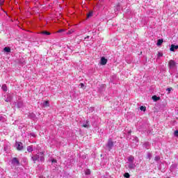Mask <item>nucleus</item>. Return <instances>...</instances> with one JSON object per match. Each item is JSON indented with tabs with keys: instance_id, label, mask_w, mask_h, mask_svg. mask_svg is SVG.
Here are the masks:
<instances>
[{
	"instance_id": "obj_21",
	"label": "nucleus",
	"mask_w": 178,
	"mask_h": 178,
	"mask_svg": "<svg viewBox=\"0 0 178 178\" xmlns=\"http://www.w3.org/2000/svg\"><path fill=\"white\" fill-rule=\"evenodd\" d=\"M177 168V164H172L171 166H170V170H173V169H176Z\"/></svg>"
},
{
	"instance_id": "obj_3",
	"label": "nucleus",
	"mask_w": 178,
	"mask_h": 178,
	"mask_svg": "<svg viewBox=\"0 0 178 178\" xmlns=\"http://www.w3.org/2000/svg\"><path fill=\"white\" fill-rule=\"evenodd\" d=\"M176 62H175V60H170L168 63V66H169V68L171 70H175V69H176Z\"/></svg>"
},
{
	"instance_id": "obj_24",
	"label": "nucleus",
	"mask_w": 178,
	"mask_h": 178,
	"mask_svg": "<svg viewBox=\"0 0 178 178\" xmlns=\"http://www.w3.org/2000/svg\"><path fill=\"white\" fill-rule=\"evenodd\" d=\"M140 111H143V112H145V111H147V108L144 106H141L140 107Z\"/></svg>"
},
{
	"instance_id": "obj_18",
	"label": "nucleus",
	"mask_w": 178,
	"mask_h": 178,
	"mask_svg": "<svg viewBox=\"0 0 178 178\" xmlns=\"http://www.w3.org/2000/svg\"><path fill=\"white\" fill-rule=\"evenodd\" d=\"M29 118H30V119H35V114L31 113H29Z\"/></svg>"
},
{
	"instance_id": "obj_39",
	"label": "nucleus",
	"mask_w": 178,
	"mask_h": 178,
	"mask_svg": "<svg viewBox=\"0 0 178 178\" xmlns=\"http://www.w3.org/2000/svg\"><path fill=\"white\" fill-rule=\"evenodd\" d=\"M58 33H62V30L58 31Z\"/></svg>"
},
{
	"instance_id": "obj_10",
	"label": "nucleus",
	"mask_w": 178,
	"mask_h": 178,
	"mask_svg": "<svg viewBox=\"0 0 178 178\" xmlns=\"http://www.w3.org/2000/svg\"><path fill=\"white\" fill-rule=\"evenodd\" d=\"M83 127H85L86 129H88L90 127V121L88 120H84Z\"/></svg>"
},
{
	"instance_id": "obj_33",
	"label": "nucleus",
	"mask_w": 178,
	"mask_h": 178,
	"mask_svg": "<svg viewBox=\"0 0 178 178\" xmlns=\"http://www.w3.org/2000/svg\"><path fill=\"white\" fill-rule=\"evenodd\" d=\"M91 16H92V13H89L88 14V17H91Z\"/></svg>"
},
{
	"instance_id": "obj_7",
	"label": "nucleus",
	"mask_w": 178,
	"mask_h": 178,
	"mask_svg": "<svg viewBox=\"0 0 178 178\" xmlns=\"http://www.w3.org/2000/svg\"><path fill=\"white\" fill-rule=\"evenodd\" d=\"M12 99H13L12 95H10V94L4 95L3 99L6 102H10V101H12Z\"/></svg>"
},
{
	"instance_id": "obj_38",
	"label": "nucleus",
	"mask_w": 178,
	"mask_h": 178,
	"mask_svg": "<svg viewBox=\"0 0 178 178\" xmlns=\"http://www.w3.org/2000/svg\"><path fill=\"white\" fill-rule=\"evenodd\" d=\"M32 136H33V137H35V134H33Z\"/></svg>"
},
{
	"instance_id": "obj_27",
	"label": "nucleus",
	"mask_w": 178,
	"mask_h": 178,
	"mask_svg": "<svg viewBox=\"0 0 178 178\" xmlns=\"http://www.w3.org/2000/svg\"><path fill=\"white\" fill-rule=\"evenodd\" d=\"M161 159V157H159V156H156L154 158V161H156V162H158V161H159Z\"/></svg>"
},
{
	"instance_id": "obj_4",
	"label": "nucleus",
	"mask_w": 178,
	"mask_h": 178,
	"mask_svg": "<svg viewBox=\"0 0 178 178\" xmlns=\"http://www.w3.org/2000/svg\"><path fill=\"white\" fill-rule=\"evenodd\" d=\"M11 163L13 166H19L20 165V161H19L17 158L14 157L11 161Z\"/></svg>"
},
{
	"instance_id": "obj_2",
	"label": "nucleus",
	"mask_w": 178,
	"mask_h": 178,
	"mask_svg": "<svg viewBox=\"0 0 178 178\" xmlns=\"http://www.w3.org/2000/svg\"><path fill=\"white\" fill-rule=\"evenodd\" d=\"M127 162L126 163L129 169H130L131 170H133L134 169H136V163H134V156H129L127 158Z\"/></svg>"
},
{
	"instance_id": "obj_29",
	"label": "nucleus",
	"mask_w": 178,
	"mask_h": 178,
	"mask_svg": "<svg viewBox=\"0 0 178 178\" xmlns=\"http://www.w3.org/2000/svg\"><path fill=\"white\" fill-rule=\"evenodd\" d=\"M174 136H175V137H178V131L176 130L175 132H174Z\"/></svg>"
},
{
	"instance_id": "obj_9",
	"label": "nucleus",
	"mask_w": 178,
	"mask_h": 178,
	"mask_svg": "<svg viewBox=\"0 0 178 178\" xmlns=\"http://www.w3.org/2000/svg\"><path fill=\"white\" fill-rule=\"evenodd\" d=\"M106 63H108V59L105 58V57H102L100 60V65L105 66Z\"/></svg>"
},
{
	"instance_id": "obj_22",
	"label": "nucleus",
	"mask_w": 178,
	"mask_h": 178,
	"mask_svg": "<svg viewBox=\"0 0 178 178\" xmlns=\"http://www.w3.org/2000/svg\"><path fill=\"white\" fill-rule=\"evenodd\" d=\"M43 106H49V101L44 102Z\"/></svg>"
},
{
	"instance_id": "obj_1",
	"label": "nucleus",
	"mask_w": 178,
	"mask_h": 178,
	"mask_svg": "<svg viewBox=\"0 0 178 178\" xmlns=\"http://www.w3.org/2000/svg\"><path fill=\"white\" fill-rule=\"evenodd\" d=\"M44 152H40L31 156V159L34 163H35V162H44V161H45V157H44Z\"/></svg>"
},
{
	"instance_id": "obj_31",
	"label": "nucleus",
	"mask_w": 178,
	"mask_h": 178,
	"mask_svg": "<svg viewBox=\"0 0 178 178\" xmlns=\"http://www.w3.org/2000/svg\"><path fill=\"white\" fill-rule=\"evenodd\" d=\"M134 138L136 143H138V137L134 136Z\"/></svg>"
},
{
	"instance_id": "obj_35",
	"label": "nucleus",
	"mask_w": 178,
	"mask_h": 178,
	"mask_svg": "<svg viewBox=\"0 0 178 178\" xmlns=\"http://www.w3.org/2000/svg\"><path fill=\"white\" fill-rule=\"evenodd\" d=\"M79 86H81V88H84V83H81Z\"/></svg>"
},
{
	"instance_id": "obj_11",
	"label": "nucleus",
	"mask_w": 178,
	"mask_h": 178,
	"mask_svg": "<svg viewBox=\"0 0 178 178\" xmlns=\"http://www.w3.org/2000/svg\"><path fill=\"white\" fill-rule=\"evenodd\" d=\"M175 49H178V45L171 44L170 50L171 52H175Z\"/></svg>"
},
{
	"instance_id": "obj_12",
	"label": "nucleus",
	"mask_w": 178,
	"mask_h": 178,
	"mask_svg": "<svg viewBox=\"0 0 178 178\" xmlns=\"http://www.w3.org/2000/svg\"><path fill=\"white\" fill-rule=\"evenodd\" d=\"M150 144L149 142H145L144 144H143V147L144 148H145L146 149H149V147H150Z\"/></svg>"
},
{
	"instance_id": "obj_28",
	"label": "nucleus",
	"mask_w": 178,
	"mask_h": 178,
	"mask_svg": "<svg viewBox=\"0 0 178 178\" xmlns=\"http://www.w3.org/2000/svg\"><path fill=\"white\" fill-rule=\"evenodd\" d=\"M162 56H163V54H162V53H161V52H159V53H158V58H161V57H162Z\"/></svg>"
},
{
	"instance_id": "obj_6",
	"label": "nucleus",
	"mask_w": 178,
	"mask_h": 178,
	"mask_svg": "<svg viewBox=\"0 0 178 178\" xmlns=\"http://www.w3.org/2000/svg\"><path fill=\"white\" fill-rule=\"evenodd\" d=\"M15 147L17 151H22L23 149V143L22 142H16Z\"/></svg>"
},
{
	"instance_id": "obj_5",
	"label": "nucleus",
	"mask_w": 178,
	"mask_h": 178,
	"mask_svg": "<svg viewBox=\"0 0 178 178\" xmlns=\"http://www.w3.org/2000/svg\"><path fill=\"white\" fill-rule=\"evenodd\" d=\"M106 147L109 151L113 148V141L111 138L108 139Z\"/></svg>"
},
{
	"instance_id": "obj_25",
	"label": "nucleus",
	"mask_w": 178,
	"mask_h": 178,
	"mask_svg": "<svg viewBox=\"0 0 178 178\" xmlns=\"http://www.w3.org/2000/svg\"><path fill=\"white\" fill-rule=\"evenodd\" d=\"M85 174L87 175H91V170H90V169L86 170Z\"/></svg>"
},
{
	"instance_id": "obj_34",
	"label": "nucleus",
	"mask_w": 178,
	"mask_h": 178,
	"mask_svg": "<svg viewBox=\"0 0 178 178\" xmlns=\"http://www.w3.org/2000/svg\"><path fill=\"white\" fill-rule=\"evenodd\" d=\"M51 163H56V159H52Z\"/></svg>"
},
{
	"instance_id": "obj_20",
	"label": "nucleus",
	"mask_w": 178,
	"mask_h": 178,
	"mask_svg": "<svg viewBox=\"0 0 178 178\" xmlns=\"http://www.w3.org/2000/svg\"><path fill=\"white\" fill-rule=\"evenodd\" d=\"M0 122L1 123H3V122H6V118H5V117L3 116H0Z\"/></svg>"
},
{
	"instance_id": "obj_15",
	"label": "nucleus",
	"mask_w": 178,
	"mask_h": 178,
	"mask_svg": "<svg viewBox=\"0 0 178 178\" xmlns=\"http://www.w3.org/2000/svg\"><path fill=\"white\" fill-rule=\"evenodd\" d=\"M163 40H162V39H159V40H157L156 45H157L158 47H159V46L162 45V43H163Z\"/></svg>"
},
{
	"instance_id": "obj_36",
	"label": "nucleus",
	"mask_w": 178,
	"mask_h": 178,
	"mask_svg": "<svg viewBox=\"0 0 178 178\" xmlns=\"http://www.w3.org/2000/svg\"><path fill=\"white\" fill-rule=\"evenodd\" d=\"M88 38H90V36H87L85 38V40H88Z\"/></svg>"
},
{
	"instance_id": "obj_8",
	"label": "nucleus",
	"mask_w": 178,
	"mask_h": 178,
	"mask_svg": "<svg viewBox=\"0 0 178 178\" xmlns=\"http://www.w3.org/2000/svg\"><path fill=\"white\" fill-rule=\"evenodd\" d=\"M15 108H20L23 106V102L19 101L14 103Z\"/></svg>"
},
{
	"instance_id": "obj_23",
	"label": "nucleus",
	"mask_w": 178,
	"mask_h": 178,
	"mask_svg": "<svg viewBox=\"0 0 178 178\" xmlns=\"http://www.w3.org/2000/svg\"><path fill=\"white\" fill-rule=\"evenodd\" d=\"M41 34H44V35H51V33L48 31H43L41 33Z\"/></svg>"
},
{
	"instance_id": "obj_30",
	"label": "nucleus",
	"mask_w": 178,
	"mask_h": 178,
	"mask_svg": "<svg viewBox=\"0 0 178 178\" xmlns=\"http://www.w3.org/2000/svg\"><path fill=\"white\" fill-rule=\"evenodd\" d=\"M4 2H5L4 0H0V6H2Z\"/></svg>"
},
{
	"instance_id": "obj_32",
	"label": "nucleus",
	"mask_w": 178,
	"mask_h": 178,
	"mask_svg": "<svg viewBox=\"0 0 178 178\" xmlns=\"http://www.w3.org/2000/svg\"><path fill=\"white\" fill-rule=\"evenodd\" d=\"M167 91H168V94L170 92V91H172V88H168Z\"/></svg>"
},
{
	"instance_id": "obj_37",
	"label": "nucleus",
	"mask_w": 178,
	"mask_h": 178,
	"mask_svg": "<svg viewBox=\"0 0 178 178\" xmlns=\"http://www.w3.org/2000/svg\"><path fill=\"white\" fill-rule=\"evenodd\" d=\"M128 134H131V130L129 131H128Z\"/></svg>"
},
{
	"instance_id": "obj_14",
	"label": "nucleus",
	"mask_w": 178,
	"mask_h": 178,
	"mask_svg": "<svg viewBox=\"0 0 178 178\" xmlns=\"http://www.w3.org/2000/svg\"><path fill=\"white\" fill-rule=\"evenodd\" d=\"M152 99H153V101L156 102V101H159V99H161V97H157L156 95H154V96H152Z\"/></svg>"
},
{
	"instance_id": "obj_19",
	"label": "nucleus",
	"mask_w": 178,
	"mask_h": 178,
	"mask_svg": "<svg viewBox=\"0 0 178 178\" xmlns=\"http://www.w3.org/2000/svg\"><path fill=\"white\" fill-rule=\"evenodd\" d=\"M152 158V154L150 152L147 153L146 159H151Z\"/></svg>"
},
{
	"instance_id": "obj_13",
	"label": "nucleus",
	"mask_w": 178,
	"mask_h": 178,
	"mask_svg": "<svg viewBox=\"0 0 178 178\" xmlns=\"http://www.w3.org/2000/svg\"><path fill=\"white\" fill-rule=\"evenodd\" d=\"M28 152H33L34 151V148H33V145H30L27 147Z\"/></svg>"
},
{
	"instance_id": "obj_17",
	"label": "nucleus",
	"mask_w": 178,
	"mask_h": 178,
	"mask_svg": "<svg viewBox=\"0 0 178 178\" xmlns=\"http://www.w3.org/2000/svg\"><path fill=\"white\" fill-rule=\"evenodd\" d=\"M4 52H7V54H9L10 52V47H6L3 48Z\"/></svg>"
},
{
	"instance_id": "obj_16",
	"label": "nucleus",
	"mask_w": 178,
	"mask_h": 178,
	"mask_svg": "<svg viewBox=\"0 0 178 178\" xmlns=\"http://www.w3.org/2000/svg\"><path fill=\"white\" fill-rule=\"evenodd\" d=\"M1 89L6 92L8 91V86H6V84H3L1 86Z\"/></svg>"
},
{
	"instance_id": "obj_26",
	"label": "nucleus",
	"mask_w": 178,
	"mask_h": 178,
	"mask_svg": "<svg viewBox=\"0 0 178 178\" xmlns=\"http://www.w3.org/2000/svg\"><path fill=\"white\" fill-rule=\"evenodd\" d=\"M124 177L129 178L130 177V174H129V172H125L124 175Z\"/></svg>"
}]
</instances>
